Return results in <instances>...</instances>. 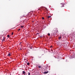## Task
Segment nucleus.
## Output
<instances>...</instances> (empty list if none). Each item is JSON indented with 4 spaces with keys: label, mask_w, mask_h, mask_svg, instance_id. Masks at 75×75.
I'll use <instances>...</instances> for the list:
<instances>
[{
    "label": "nucleus",
    "mask_w": 75,
    "mask_h": 75,
    "mask_svg": "<svg viewBox=\"0 0 75 75\" xmlns=\"http://www.w3.org/2000/svg\"><path fill=\"white\" fill-rule=\"evenodd\" d=\"M48 71H45V72H44V74H47V73H48Z\"/></svg>",
    "instance_id": "f257e3e1"
},
{
    "label": "nucleus",
    "mask_w": 75,
    "mask_h": 75,
    "mask_svg": "<svg viewBox=\"0 0 75 75\" xmlns=\"http://www.w3.org/2000/svg\"><path fill=\"white\" fill-rule=\"evenodd\" d=\"M11 53H9V54H8V56H10L11 55V54H10Z\"/></svg>",
    "instance_id": "f03ea898"
},
{
    "label": "nucleus",
    "mask_w": 75,
    "mask_h": 75,
    "mask_svg": "<svg viewBox=\"0 0 75 75\" xmlns=\"http://www.w3.org/2000/svg\"><path fill=\"white\" fill-rule=\"evenodd\" d=\"M27 64L28 65H30V63L29 62L27 63Z\"/></svg>",
    "instance_id": "7ed1b4c3"
},
{
    "label": "nucleus",
    "mask_w": 75,
    "mask_h": 75,
    "mask_svg": "<svg viewBox=\"0 0 75 75\" xmlns=\"http://www.w3.org/2000/svg\"><path fill=\"white\" fill-rule=\"evenodd\" d=\"M25 72L24 71H23V74H25Z\"/></svg>",
    "instance_id": "20e7f679"
},
{
    "label": "nucleus",
    "mask_w": 75,
    "mask_h": 75,
    "mask_svg": "<svg viewBox=\"0 0 75 75\" xmlns=\"http://www.w3.org/2000/svg\"><path fill=\"white\" fill-rule=\"evenodd\" d=\"M7 37H8V38H9L10 37V36H9V35H7Z\"/></svg>",
    "instance_id": "39448f33"
},
{
    "label": "nucleus",
    "mask_w": 75,
    "mask_h": 75,
    "mask_svg": "<svg viewBox=\"0 0 75 75\" xmlns=\"http://www.w3.org/2000/svg\"><path fill=\"white\" fill-rule=\"evenodd\" d=\"M21 28H23V27H24V26H21Z\"/></svg>",
    "instance_id": "423d86ee"
},
{
    "label": "nucleus",
    "mask_w": 75,
    "mask_h": 75,
    "mask_svg": "<svg viewBox=\"0 0 75 75\" xmlns=\"http://www.w3.org/2000/svg\"><path fill=\"white\" fill-rule=\"evenodd\" d=\"M50 17H51V16H50L48 17V18H50Z\"/></svg>",
    "instance_id": "0eeeda50"
},
{
    "label": "nucleus",
    "mask_w": 75,
    "mask_h": 75,
    "mask_svg": "<svg viewBox=\"0 0 75 75\" xmlns=\"http://www.w3.org/2000/svg\"><path fill=\"white\" fill-rule=\"evenodd\" d=\"M61 37H60L59 38V39H61Z\"/></svg>",
    "instance_id": "6e6552de"
},
{
    "label": "nucleus",
    "mask_w": 75,
    "mask_h": 75,
    "mask_svg": "<svg viewBox=\"0 0 75 75\" xmlns=\"http://www.w3.org/2000/svg\"><path fill=\"white\" fill-rule=\"evenodd\" d=\"M38 67L39 68H40L41 67V66H39Z\"/></svg>",
    "instance_id": "1a4fd4ad"
},
{
    "label": "nucleus",
    "mask_w": 75,
    "mask_h": 75,
    "mask_svg": "<svg viewBox=\"0 0 75 75\" xmlns=\"http://www.w3.org/2000/svg\"><path fill=\"white\" fill-rule=\"evenodd\" d=\"M48 35L49 36H50V34L48 33Z\"/></svg>",
    "instance_id": "9d476101"
},
{
    "label": "nucleus",
    "mask_w": 75,
    "mask_h": 75,
    "mask_svg": "<svg viewBox=\"0 0 75 75\" xmlns=\"http://www.w3.org/2000/svg\"><path fill=\"white\" fill-rule=\"evenodd\" d=\"M42 19H43V20H44V17H42Z\"/></svg>",
    "instance_id": "9b49d317"
},
{
    "label": "nucleus",
    "mask_w": 75,
    "mask_h": 75,
    "mask_svg": "<svg viewBox=\"0 0 75 75\" xmlns=\"http://www.w3.org/2000/svg\"><path fill=\"white\" fill-rule=\"evenodd\" d=\"M28 75H30V73H28Z\"/></svg>",
    "instance_id": "f8f14e48"
},
{
    "label": "nucleus",
    "mask_w": 75,
    "mask_h": 75,
    "mask_svg": "<svg viewBox=\"0 0 75 75\" xmlns=\"http://www.w3.org/2000/svg\"><path fill=\"white\" fill-rule=\"evenodd\" d=\"M13 32H12L11 33V35H13Z\"/></svg>",
    "instance_id": "ddd939ff"
},
{
    "label": "nucleus",
    "mask_w": 75,
    "mask_h": 75,
    "mask_svg": "<svg viewBox=\"0 0 75 75\" xmlns=\"http://www.w3.org/2000/svg\"><path fill=\"white\" fill-rule=\"evenodd\" d=\"M18 31H20V29H19L18 30Z\"/></svg>",
    "instance_id": "4468645a"
},
{
    "label": "nucleus",
    "mask_w": 75,
    "mask_h": 75,
    "mask_svg": "<svg viewBox=\"0 0 75 75\" xmlns=\"http://www.w3.org/2000/svg\"><path fill=\"white\" fill-rule=\"evenodd\" d=\"M24 75H27V74H25Z\"/></svg>",
    "instance_id": "2eb2a0df"
},
{
    "label": "nucleus",
    "mask_w": 75,
    "mask_h": 75,
    "mask_svg": "<svg viewBox=\"0 0 75 75\" xmlns=\"http://www.w3.org/2000/svg\"><path fill=\"white\" fill-rule=\"evenodd\" d=\"M57 44H58V43H57Z\"/></svg>",
    "instance_id": "dca6fc26"
},
{
    "label": "nucleus",
    "mask_w": 75,
    "mask_h": 75,
    "mask_svg": "<svg viewBox=\"0 0 75 75\" xmlns=\"http://www.w3.org/2000/svg\"><path fill=\"white\" fill-rule=\"evenodd\" d=\"M4 40H3V41H4Z\"/></svg>",
    "instance_id": "f3484780"
}]
</instances>
